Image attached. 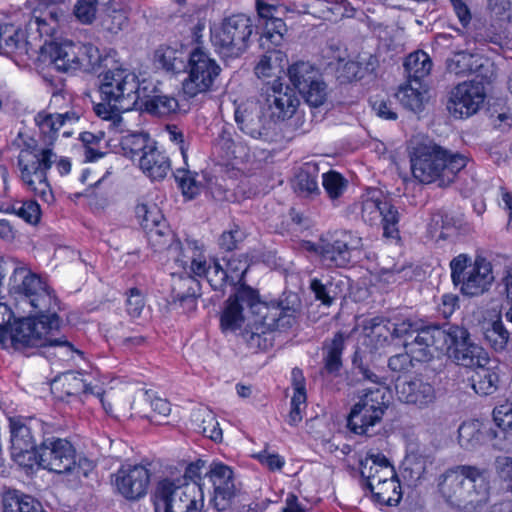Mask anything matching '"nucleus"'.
<instances>
[{"instance_id":"nucleus-1","label":"nucleus","mask_w":512,"mask_h":512,"mask_svg":"<svg viewBox=\"0 0 512 512\" xmlns=\"http://www.w3.org/2000/svg\"><path fill=\"white\" fill-rule=\"evenodd\" d=\"M418 361L431 359L436 352H445L454 362L465 367L489 363L488 352L470 339L467 329L457 325H429L419 331L407 345Z\"/></svg>"},{"instance_id":"nucleus-2","label":"nucleus","mask_w":512,"mask_h":512,"mask_svg":"<svg viewBox=\"0 0 512 512\" xmlns=\"http://www.w3.org/2000/svg\"><path fill=\"white\" fill-rule=\"evenodd\" d=\"M270 312L271 308L259 300L255 290L241 285L225 303L221 328L223 332H235L247 321L243 337L251 343L276 327V313L270 315Z\"/></svg>"},{"instance_id":"nucleus-3","label":"nucleus","mask_w":512,"mask_h":512,"mask_svg":"<svg viewBox=\"0 0 512 512\" xmlns=\"http://www.w3.org/2000/svg\"><path fill=\"white\" fill-rule=\"evenodd\" d=\"M410 163L412 175L419 182H437L439 186H447L466 167L468 157L430 142L413 148Z\"/></svg>"},{"instance_id":"nucleus-4","label":"nucleus","mask_w":512,"mask_h":512,"mask_svg":"<svg viewBox=\"0 0 512 512\" xmlns=\"http://www.w3.org/2000/svg\"><path fill=\"white\" fill-rule=\"evenodd\" d=\"M61 310V303L55 290L51 287L46 276L34 273V348L58 347L65 352L81 354L72 344L65 339H51L44 337L51 331L58 330L61 326V319L58 312Z\"/></svg>"},{"instance_id":"nucleus-5","label":"nucleus","mask_w":512,"mask_h":512,"mask_svg":"<svg viewBox=\"0 0 512 512\" xmlns=\"http://www.w3.org/2000/svg\"><path fill=\"white\" fill-rule=\"evenodd\" d=\"M101 60V53L95 45L69 39L45 42L38 56L39 62L53 65L61 72H92L100 66Z\"/></svg>"},{"instance_id":"nucleus-6","label":"nucleus","mask_w":512,"mask_h":512,"mask_svg":"<svg viewBox=\"0 0 512 512\" xmlns=\"http://www.w3.org/2000/svg\"><path fill=\"white\" fill-rule=\"evenodd\" d=\"M151 501L154 512H202L205 498L200 483L163 476L155 483Z\"/></svg>"},{"instance_id":"nucleus-7","label":"nucleus","mask_w":512,"mask_h":512,"mask_svg":"<svg viewBox=\"0 0 512 512\" xmlns=\"http://www.w3.org/2000/svg\"><path fill=\"white\" fill-rule=\"evenodd\" d=\"M448 499L476 507L487 501L489 482L485 470L462 465L447 471L439 484Z\"/></svg>"},{"instance_id":"nucleus-8","label":"nucleus","mask_w":512,"mask_h":512,"mask_svg":"<svg viewBox=\"0 0 512 512\" xmlns=\"http://www.w3.org/2000/svg\"><path fill=\"white\" fill-rule=\"evenodd\" d=\"M252 32L250 19L235 14L211 23L210 42L221 57L237 58L248 49Z\"/></svg>"},{"instance_id":"nucleus-9","label":"nucleus","mask_w":512,"mask_h":512,"mask_svg":"<svg viewBox=\"0 0 512 512\" xmlns=\"http://www.w3.org/2000/svg\"><path fill=\"white\" fill-rule=\"evenodd\" d=\"M390 400L391 392L384 385L364 389L348 415L349 429L358 435L366 434L371 427L381 422Z\"/></svg>"},{"instance_id":"nucleus-10","label":"nucleus","mask_w":512,"mask_h":512,"mask_svg":"<svg viewBox=\"0 0 512 512\" xmlns=\"http://www.w3.org/2000/svg\"><path fill=\"white\" fill-rule=\"evenodd\" d=\"M451 278L466 296H478L488 290L494 277L492 266L485 258L472 261L466 254H459L450 262Z\"/></svg>"},{"instance_id":"nucleus-11","label":"nucleus","mask_w":512,"mask_h":512,"mask_svg":"<svg viewBox=\"0 0 512 512\" xmlns=\"http://www.w3.org/2000/svg\"><path fill=\"white\" fill-rule=\"evenodd\" d=\"M221 68L210 54L196 48L189 54L185 66L186 77L182 81V91L188 98H194L212 90Z\"/></svg>"},{"instance_id":"nucleus-12","label":"nucleus","mask_w":512,"mask_h":512,"mask_svg":"<svg viewBox=\"0 0 512 512\" xmlns=\"http://www.w3.org/2000/svg\"><path fill=\"white\" fill-rule=\"evenodd\" d=\"M100 92L118 111H130L137 104L136 74L123 67L110 69L102 75Z\"/></svg>"},{"instance_id":"nucleus-13","label":"nucleus","mask_w":512,"mask_h":512,"mask_svg":"<svg viewBox=\"0 0 512 512\" xmlns=\"http://www.w3.org/2000/svg\"><path fill=\"white\" fill-rule=\"evenodd\" d=\"M362 247V238L351 231L336 232L330 238H322L317 246L309 245L324 265L336 267H344L353 261L360 255Z\"/></svg>"},{"instance_id":"nucleus-14","label":"nucleus","mask_w":512,"mask_h":512,"mask_svg":"<svg viewBox=\"0 0 512 512\" xmlns=\"http://www.w3.org/2000/svg\"><path fill=\"white\" fill-rule=\"evenodd\" d=\"M170 251L175 252V263L183 269L185 277L179 275V282L188 286L187 293L177 292V297L183 300L195 294L194 286L197 281L194 277H204L206 270L213 260H208L203 247L196 241H186L184 245L175 243L169 246Z\"/></svg>"},{"instance_id":"nucleus-15","label":"nucleus","mask_w":512,"mask_h":512,"mask_svg":"<svg viewBox=\"0 0 512 512\" xmlns=\"http://www.w3.org/2000/svg\"><path fill=\"white\" fill-rule=\"evenodd\" d=\"M288 77L304 101L311 107L324 105L328 99V86L319 70L309 62H297L288 68Z\"/></svg>"},{"instance_id":"nucleus-16","label":"nucleus","mask_w":512,"mask_h":512,"mask_svg":"<svg viewBox=\"0 0 512 512\" xmlns=\"http://www.w3.org/2000/svg\"><path fill=\"white\" fill-rule=\"evenodd\" d=\"M359 205L360 214L364 222L370 225L381 222L385 237L392 239L398 237V211L385 200L381 191L377 189L367 190L361 196Z\"/></svg>"},{"instance_id":"nucleus-17","label":"nucleus","mask_w":512,"mask_h":512,"mask_svg":"<svg viewBox=\"0 0 512 512\" xmlns=\"http://www.w3.org/2000/svg\"><path fill=\"white\" fill-rule=\"evenodd\" d=\"M34 462L55 473H70L76 469V451L66 439L47 438L34 448Z\"/></svg>"},{"instance_id":"nucleus-18","label":"nucleus","mask_w":512,"mask_h":512,"mask_svg":"<svg viewBox=\"0 0 512 512\" xmlns=\"http://www.w3.org/2000/svg\"><path fill=\"white\" fill-rule=\"evenodd\" d=\"M0 343L20 352L29 351L32 344L31 310L25 316L16 317L4 303H0Z\"/></svg>"},{"instance_id":"nucleus-19","label":"nucleus","mask_w":512,"mask_h":512,"mask_svg":"<svg viewBox=\"0 0 512 512\" xmlns=\"http://www.w3.org/2000/svg\"><path fill=\"white\" fill-rule=\"evenodd\" d=\"M485 89L480 82H463L452 91L447 102V110L456 119L474 115L485 100Z\"/></svg>"},{"instance_id":"nucleus-20","label":"nucleus","mask_w":512,"mask_h":512,"mask_svg":"<svg viewBox=\"0 0 512 512\" xmlns=\"http://www.w3.org/2000/svg\"><path fill=\"white\" fill-rule=\"evenodd\" d=\"M488 40L500 47L512 44V0H488Z\"/></svg>"},{"instance_id":"nucleus-21","label":"nucleus","mask_w":512,"mask_h":512,"mask_svg":"<svg viewBox=\"0 0 512 512\" xmlns=\"http://www.w3.org/2000/svg\"><path fill=\"white\" fill-rule=\"evenodd\" d=\"M11 432V456L27 474L32 470V433L30 419L16 416L9 419Z\"/></svg>"},{"instance_id":"nucleus-22","label":"nucleus","mask_w":512,"mask_h":512,"mask_svg":"<svg viewBox=\"0 0 512 512\" xmlns=\"http://www.w3.org/2000/svg\"><path fill=\"white\" fill-rule=\"evenodd\" d=\"M149 483L150 472L142 465L122 466L114 475L117 491L128 500L144 497Z\"/></svg>"},{"instance_id":"nucleus-23","label":"nucleus","mask_w":512,"mask_h":512,"mask_svg":"<svg viewBox=\"0 0 512 512\" xmlns=\"http://www.w3.org/2000/svg\"><path fill=\"white\" fill-rule=\"evenodd\" d=\"M29 45L26 30L11 24L0 26V54L11 57L20 68L30 67Z\"/></svg>"},{"instance_id":"nucleus-24","label":"nucleus","mask_w":512,"mask_h":512,"mask_svg":"<svg viewBox=\"0 0 512 512\" xmlns=\"http://www.w3.org/2000/svg\"><path fill=\"white\" fill-rule=\"evenodd\" d=\"M265 94L271 116L278 119L292 117L300 104L294 90L279 80L268 84Z\"/></svg>"},{"instance_id":"nucleus-25","label":"nucleus","mask_w":512,"mask_h":512,"mask_svg":"<svg viewBox=\"0 0 512 512\" xmlns=\"http://www.w3.org/2000/svg\"><path fill=\"white\" fill-rule=\"evenodd\" d=\"M396 395L400 402L425 409L434 404L436 390L433 385L421 378L398 380Z\"/></svg>"},{"instance_id":"nucleus-26","label":"nucleus","mask_w":512,"mask_h":512,"mask_svg":"<svg viewBox=\"0 0 512 512\" xmlns=\"http://www.w3.org/2000/svg\"><path fill=\"white\" fill-rule=\"evenodd\" d=\"M135 215L140 225L145 229L151 241L161 244L160 238L170 236L169 230L164 222V217L158 206L146 199H142L135 207ZM166 240L162 244H166Z\"/></svg>"},{"instance_id":"nucleus-27","label":"nucleus","mask_w":512,"mask_h":512,"mask_svg":"<svg viewBox=\"0 0 512 512\" xmlns=\"http://www.w3.org/2000/svg\"><path fill=\"white\" fill-rule=\"evenodd\" d=\"M79 120V114L75 111H66L64 113H38L35 122L38 126L37 145L53 146L60 128L67 123L73 124Z\"/></svg>"},{"instance_id":"nucleus-28","label":"nucleus","mask_w":512,"mask_h":512,"mask_svg":"<svg viewBox=\"0 0 512 512\" xmlns=\"http://www.w3.org/2000/svg\"><path fill=\"white\" fill-rule=\"evenodd\" d=\"M235 120L239 128L252 138H260L265 131V118L258 102L247 100L237 106Z\"/></svg>"},{"instance_id":"nucleus-29","label":"nucleus","mask_w":512,"mask_h":512,"mask_svg":"<svg viewBox=\"0 0 512 512\" xmlns=\"http://www.w3.org/2000/svg\"><path fill=\"white\" fill-rule=\"evenodd\" d=\"M207 475L213 484L216 498L230 500L239 491L238 483L230 466L222 462H212Z\"/></svg>"},{"instance_id":"nucleus-30","label":"nucleus","mask_w":512,"mask_h":512,"mask_svg":"<svg viewBox=\"0 0 512 512\" xmlns=\"http://www.w3.org/2000/svg\"><path fill=\"white\" fill-rule=\"evenodd\" d=\"M360 471L362 477L366 479L369 489L395 476L393 466L384 455L379 453L368 454L361 461Z\"/></svg>"},{"instance_id":"nucleus-31","label":"nucleus","mask_w":512,"mask_h":512,"mask_svg":"<svg viewBox=\"0 0 512 512\" xmlns=\"http://www.w3.org/2000/svg\"><path fill=\"white\" fill-rule=\"evenodd\" d=\"M138 166L152 180L164 179L171 170L169 158L155 143L140 155Z\"/></svg>"},{"instance_id":"nucleus-32","label":"nucleus","mask_w":512,"mask_h":512,"mask_svg":"<svg viewBox=\"0 0 512 512\" xmlns=\"http://www.w3.org/2000/svg\"><path fill=\"white\" fill-rule=\"evenodd\" d=\"M9 286L16 309H19L21 304L32 308V269L30 267H16L10 277Z\"/></svg>"},{"instance_id":"nucleus-33","label":"nucleus","mask_w":512,"mask_h":512,"mask_svg":"<svg viewBox=\"0 0 512 512\" xmlns=\"http://www.w3.org/2000/svg\"><path fill=\"white\" fill-rule=\"evenodd\" d=\"M34 10L41 12L39 16H34L40 36H52L63 15L60 5L54 0H34Z\"/></svg>"},{"instance_id":"nucleus-34","label":"nucleus","mask_w":512,"mask_h":512,"mask_svg":"<svg viewBox=\"0 0 512 512\" xmlns=\"http://www.w3.org/2000/svg\"><path fill=\"white\" fill-rule=\"evenodd\" d=\"M480 331L484 342L493 351L500 353L506 350L510 341V333L500 316L484 319L480 323Z\"/></svg>"},{"instance_id":"nucleus-35","label":"nucleus","mask_w":512,"mask_h":512,"mask_svg":"<svg viewBox=\"0 0 512 512\" xmlns=\"http://www.w3.org/2000/svg\"><path fill=\"white\" fill-rule=\"evenodd\" d=\"M108 141L109 143L118 142L123 155L132 160L139 159L140 155L146 152L154 143L145 134L129 132L126 126L122 134L113 135Z\"/></svg>"},{"instance_id":"nucleus-36","label":"nucleus","mask_w":512,"mask_h":512,"mask_svg":"<svg viewBox=\"0 0 512 512\" xmlns=\"http://www.w3.org/2000/svg\"><path fill=\"white\" fill-rule=\"evenodd\" d=\"M192 428L203 436L220 442L223 439V432L215 414L207 407L194 410L191 414Z\"/></svg>"},{"instance_id":"nucleus-37","label":"nucleus","mask_w":512,"mask_h":512,"mask_svg":"<svg viewBox=\"0 0 512 512\" xmlns=\"http://www.w3.org/2000/svg\"><path fill=\"white\" fill-rule=\"evenodd\" d=\"M88 391V385L81 375L72 371L57 376L51 382V392L59 400H64L66 396H74Z\"/></svg>"},{"instance_id":"nucleus-38","label":"nucleus","mask_w":512,"mask_h":512,"mask_svg":"<svg viewBox=\"0 0 512 512\" xmlns=\"http://www.w3.org/2000/svg\"><path fill=\"white\" fill-rule=\"evenodd\" d=\"M427 94L426 86L420 81H409L398 89L396 97L405 108L419 112L428 100Z\"/></svg>"},{"instance_id":"nucleus-39","label":"nucleus","mask_w":512,"mask_h":512,"mask_svg":"<svg viewBox=\"0 0 512 512\" xmlns=\"http://www.w3.org/2000/svg\"><path fill=\"white\" fill-rule=\"evenodd\" d=\"M477 371L473 378V388L476 393L481 395H490L494 393L500 380V365L495 361L487 365L477 366Z\"/></svg>"},{"instance_id":"nucleus-40","label":"nucleus","mask_w":512,"mask_h":512,"mask_svg":"<svg viewBox=\"0 0 512 512\" xmlns=\"http://www.w3.org/2000/svg\"><path fill=\"white\" fill-rule=\"evenodd\" d=\"M318 167L314 163H305L295 176L294 188L300 195L309 197L318 195Z\"/></svg>"},{"instance_id":"nucleus-41","label":"nucleus","mask_w":512,"mask_h":512,"mask_svg":"<svg viewBox=\"0 0 512 512\" xmlns=\"http://www.w3.org/2000/svg\"><path fill=\"white\" fill-rule=\"evenodd\" d=\"M482 66V57L464 51L453 54L447 60V72L455 76H467Z\"/></svg>"},{"instance_id":"nucleus-42","label":"nucleus","mask_w":512,"mask_h":512,"mask_svg":"<svg viewBox=\"0 0 512 512\" xmlns=\"http://www.w3.org/2000/svg\"><path fill=\"white\" fill-rule=\"evenodd\" d=\"M285 55L281 51H272L263 55L254 68L255 75L260 79L275 77L280 80L283 73Z\"/></svg>"},{"instance_id":"nucleus-43","label":"nucleus","mask_w":512,"mask_h":512,"mask_svg":"<svg viewBox=\"0 0 512 512\" xmlns=\"http://www.w3.org/2000/svg\"><path fill=\"white\" fill-rule=\"evenodd\" d=\"M364 344L370 347L371 350H378L388 343L391 338V326H388L385 321L379 319H372L368 325L364 327Z\"/></svg>"},{"instance_id":"nucleus-44","label":"nucleus","mask_w":512,"mask_h":512,"mask_svg":"<svg viewBox=\"0 0 512 512\" xmlns=\"http://www.w3.org/2000/svg\"><path fill=\"white\" fill-rule=\"evenodd\" d=\"M128 24V11L120 3L113 0L102 18L101 25L106 31L117 34Z\"/></svg>"},{"instance_id":"nucleus-45","label":"nucleus","mask_w":512,"mask_h":512,"mask_svg":"<svg viewBox=\"0 0 512 512\" xmlns=\"http://www.w3.org/2000/svg\"><path fill=\"white\" fill-rule=\"evenodd\" d=\"M404 66L409 77L412 79L411 81H420L430 74L433 64L429 55L419 50L411 53L406 58Z\"/></svg>"},{"instance_id":"nucleus-46","label":"nucleus","mask_w":512,"mask_h":512,"mask_svg":"<svg viewBox=\"0 0 512 512\" xmlns=\"http://www.w3.org/2000/svg\"><path fill=\"white\" fill-rule=\"evenodd\" d=\"M286 30V24L282 19H274L271 23H265L260 46L267 50V53L278 51L277 48L283 44Z\"/></svg>"},{"instance_id":"nucleus-47","label":"nucleus","mask_w":512,"mask_h":512,"mask_svg":"<svg viewBox=\"0 0 512 512\" xmlns=\"http://www.w3.org/2000/svg\"><path fill=\"white\" fill-rule=\"evenodd\" d=\"M482 424L478 420L463 422L458 429V442L466 450H473L483 442Z\"/></svg>"},{"instance_id":"nucleus-48","label":"nucleus","mask_w":512,"mask_h":512,"mask_svg":"<svg viewBox=\"0 0 512 512\" xmlns=\"http://www.w3.org/2000/svg\"><path fill=\"white\" fill-rule=\"evenodd\" d=\"M95 113L107 122L106 129L109 134H122L125 131V122L121 113L109 102L104 101L94 107Z\"/></svg>"},{"instance_id":"nucleus-49","label":"nucleus","mask_w":512,"mask_h":512,"mask_svg":"<svg viewBox=\"0 0 512 512\" xmlns=\"http://www.w3.org/2000/svg\"><path fill=\"white\" fill-rule=\"evenodd\" d=\"M399 490L400 485L396 479V475L393 478H389L370 489L378 502L387 505H392L393 503H397L399 501Z\"/></svg>"},{"instance_id":"nucleus-50","label":"nucleus","mask_w":512,"mask_h":512,"mask_svg":"<svg viewBox=\"0 0 512 512\" xmlns=\"http://www.w3.org/2000/svg\"><path fill=\"white\" fill-rule=\"evenodd\" d=\"M144 106L147 112L158 116L172 114L179 107L177 99L168 95H153L144 102Z\"/></svg>"},{"instance_id":"nucleus-51","label":"nucleus","mask_w":512,"mask_h":512,"mask_svg":"<svg viewBox=\"0 0 512 512\" xmlns=\"http://www.w3.org/2000/svg\"><path fill=\"white\" fill-rule=\"evenodd\" d=\"M344 348V335L337 333L326 346L325 369L330 373L337 372L341 365V355Z\"/></svg>"},{"instance_id":"nucleus-52","label":"nucleus","mask_w":512,"mask_h":512,"mask_svg":"<svg viewBox=\"0 0 512 512\" xmlns=\"http://www.w3.org/2000/svg\"><path fill=\"white\" fill-rule=\"evenodd\" d=\"M3 512H32V498L18 490L7 491L3 496Z\"/></svg>"},{"instance_id":"nucleus-53","label":"nucleus","mask_w":512,"mask_h":512,"mask_svg":"<svg viewBox=\"0 0 512 512\" xmlns=\"http://www.w3.org/2000/svg\"><path fill=\"white\" fill-rule=\"evenodd\" d=\"M322 185L332 201H337L347 189V180L336 171H329L322 175Z\"/></svg>"},{"instance_id":"nucleus-54","label":"nucleus","mask_w":512,"mask_h":512,"mask_svg":"<svg viewBox=\"0 0 512 512\" xmlns=\"http://www.w3.org/2000/svg\"><path fill=\"white\" fill-rule=\"evenodd\" d=\"M16 143L18 146L24 145L18 156V167L20 170L21 179L27 185H32V173L30 171V165L32 163V150L30 149L29 143L24 139V134L22 132L18 133V137L16 139Z\"/></svg>"},{"instance_id":"nucleus-55","label":"nucleus","mask_w":512,"mask_h":512,"mask_svg":"<svg viewBox=\"0 0 512 512\" xmlns=\"http://www.w3.org/2000/svg\"><path fill=\"white\" fill-rule=\"evenodd\" d=\"M37 153L34 154L35 170L34 174H41V181H45V173L48 171L52 164L56 162L57 155L53 152L52 146L37 145Z\"/></svg>"},{"instance_id":"nucleus-56","label":"nucleus","mask_w":512,"mask_h":512,"mask_svg":"<svg viewBox=\"0 0 512 512\" xmlns=\"http://www.w3.org/2000/svg\"><path fill=\"white\" fill-rule=\"evenodd\" d=\"M324 1V9L321 10L320 17L329 20L336 21L344 17H351L353 15V9L347 0H341L336 2Z\"/></svg>"},{"instance_id":"nucleus-57","label":"nucleus","mask_w":512,"mask_h":512,"mask_svg":"<svg viewBox=\"0 0 512 512\" xmlns=\"http://www.w3.org/2000/svg\"><path fill=\"white\" fill-rule=\"evenodd\" d=\"M249 267L248 257L243 254H233L227 259V278L231 283L241 282Z\"/></svg>"},{"instance_id":"nucleus-58","label":"nucleus","mask_w":512,"mask_h":512,"mask_svg":"<svg viewBox=\"0 0 512 512\" xmlns=\"http://www.w3.org/2000/svg\"><path fill=\"white\" fill-rule=\"evenodd\" d=\"M388 326H391V334H390V337L391 338H404V337H411L412 334L416 333V335L413 337V339L411 341H407L405 340L404 341V346L406 349H408L409 352L410 349L409 347L407 346L409 343H411L415 337L418 335L419 331L424 329V327H417L416 324H413L411 321L409 320H404V321H401L399 323H392L390 321H387L385 322ZM427 326H425L426 328ZM411 355H413L412 353H410ZM414 359L415 357L412 356Z\"/></svg>"},{"instance_id":"nucleus-59","label":"nucleus","mask_w":512,"mask_h":512,"mask_svg":"<svg viewBox=\"0 0 512 512\" xmlns=\"http://www.w3.org/2000/svg\"><path fill=\"white\" fill-rule=\"evenodd\" d=\"M252 457L271 472L281 471L286 463L283 456L268 448L252 454Z\"/></svg>"},{"instance_id":"nucleus-60","label":"nucleus","mask_w":512,"mask_h":512,"mask_svg":"<svg viewBox=\"0 0 512 512\" xmlns=\"http://www.w3.org/2000/svg\"><path fill=\"white\" fill-rule=\"evenodd\" d=\"M98 0H77L74 5V15L77 20L84 24H91L97 13Z\"/></svg>"},{"instance_id":"nucleus-61","label":"nucleus","mask_w":512,"mask_h":512,"mask_svg":"<svg viewBox=\"0 0 512 512\" xmlns=\"http://www.w3.org/2000/svg\"><path fill=\"white\" fill-rule=\"evenodd\" d=\"M292 386L294 392L291 398V406L306 407L305 378L302 371L298 368L292 370Z\"/></svg>"},{"instance_id":"nucleus-62","label":"nucleus","mask_w":512,"mask_h":512,"mask_svg":"<svg viewBox=\"0 0 512 512\" xmlns=\"http://www.w3.org/2000/svg\"><path fill=\"white\" fill-rule=\"evenodd\" d=\"M493 419L503 431H512V398L494 408Z\"/></svg>"},{"instance_id":"nucleus-63","label":"nucleus","mask_w":512,"mask_h":512,"mask_svg":"<svg viewBox=\"0 0 512 512\" xmlns=\"http://www.w3.org/2000/svg\"><path fill=\"white\" fill-rule=\"evenodd\" d=\"M175 178L179 182L183 195L188 199L194 198L199 193V185L190 171L177 169Z\"/></svg>"},{"instance_id":"nucleus-64","label":"nucleus","mask_w":512,"mask_h":512,"mask_svg":"<svg viewBox=\"0 0 512 512\" xmlns=\"http://www.w3.org/2000/svg\"><path fill=\"white\" fill-rule=\"evenodd\" d=\"M494 465L497 479L506 489L512 490V458L507 456L497 457Z\"/></svg>"}]
</instances>
